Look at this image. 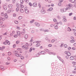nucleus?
<instances>
[{"label": "nucleus", "mask_w": 76, "mask_h": 76, "mask_svg": "<svg viewBox=\"0 0 76 76\" xmlns=\"http://www.w3.org/2000/svg\"><path fill=\"white\" fill-rule=\"evenodd\" d=\"M25 12L26 13H27V14H28L29 13V10H28V7H25Z\"/></svg>", "instance_id": "1"}, {"label": "nucleus", "mask_w": 76, "mask_h": 76, "mask_svg": "<svg viewBox=\"0 0 76 76\" xmlns=\"http://www.w3.org/2000/svg\"><path fill=\"white\" fill-rule=\"evenodd\" d=\"M3 7L4 8V9L5 10H7V6L5 5H3Z\"/></svg>", "instance_id": "2"}, {"label": "nucleus", "mask_w": 76, "mask_h": 76, "mask_svg": "<svg viewBox=\"0 0 76 76\" xmlns=\"http://www.w3.org/2000/svg\"><path fill=\"white\" fill-rule=\"evenodd\" d=\"M63 21L64 22H66V21H67V20L66 19V17L64 16L63 17Z\"/></svg>", "instance_id": "3"}, {"label": "nucleus", "mask_w": 76, "mask_h": 76, "mask_svg": "<svg viewBox=\"0 0 76 76\" xmlns=\"http://www.w3.org/2000/svg\"><path fill=\"white\" fill-rule=\"evenodd\" d=\"M8 7L9 8V9H12V8H13V5H12L10 4L8 5Z\"/></svg>", "instance_id": "4"}, {"label": "nucleus", "mask_w": 76, "mask_h": 76, "mask_svg": "<svg viewBox=\"0 0 76 76\" xmlns=\"http://www.w3.org/2000/svg\"><path fill=\"white\" fill-rule=\"evenodd\" d=\"M68 9H70V8H64L63 9L64 12H66V10H68Z\"/></svg>", "instance_id": "5"}, {"label": "nucleus", "mask_w": 76, "mask_h": 76, "mask_svg": "<svg viewBox=\"0 0 76 76\" xmlns=\"http://www.w3.org/2000/svg\"><path fill=\"white\" fill-rule=\"evenodd\" d=\"M72 6V4H69L67 6L68 8H69L68 9H70V7H71Z\"/></svg>", "instance_id": "6"}, {"label": "nucleus", "mask_w": 76, "mask_h": 76, "mask_svg": "<svg viewBox=\"0 0 76 76\" xmlns=\"http://www.w3.org/2000/svg\"><path fill=\"white\" fill-rule=\"evenodd\" d=\"M66 54L68 56H71V53L69 52H66Z\"/></svg>", "instance_id": "7"}, {"label": "nucleus", "mask_w": 76, "mask_h": 76, "mask_svg": "<svg viewBox=\"0 0 76 76\" xmlns=\"http://www.w3.org/2000/svg\"><path fill=\"white\" fill-rule=\"evenodd\" d=\"M35 24L36 26H39L40 25V24H39L37 22H35Z\"/></svg>", "instance_id": "8"}, {"label": "nucleus", "mask_w": 76, "mask_h": 76, "mask_svg": "<svg viewBox=\"0 0 76 76\" xmlns=\"http://www.w3.org/2000/svg\"><path fill=\"white\" fill-rule=\"evenodd\" d=\"M17 34L18 35H20V32L19 31H17Z\"/></svg>", "instance_id": "9"}, {"label": "nucleus", "mask_w": 76, "mask_h": 76, "mask_svg": "<svg viewBox=\"0 0 76 76\" xmlns=\"http://www.w3.org/2000/svg\"><path fill=\"white\" fill-rule=\"evenodd\" d=\"M15 56H16L17 57H20L21 56V55L20 54L19 55V54H18V53H15Z\"/></svg>", "instance_id": "10"}, {"label": "nucleus", "mask_w": 76, "mask_h": 76, "mask_svg": "<svg viewBox=\"0 0 76 76\" xmlns=\"http://www.w3.org/2000/svg\"><path fill=\"white\" fill-rule=\"evenodd\" d=\"M74 58H74V57H73V56H71L70 57V59L71 60H74Z\"/></svg>", "instance_id": "11"}, {"label": "nucleus", "mask_w": 76, "mask_h": 76, "mask_svg": "<svg viewBox=\"0 0 76 76\" xmlns=\"http://www.w3.org/2000/svg\"><path fill=\"white\" fill-rule=\"evenodd\" d=\"M57 23H56L54 25V26H55V27H56V26H58V24H59V23L58 22H57Z\"/></svg>", "instance_id": "12"}, {"label": "nucleus", "mask_w": 76, "mask_h": 76, "mask_svg": "<svg viewBox=\"0 0 76 76\" xmlns=\"http://www.w3.org/2000/svg\"><path fill=\"white\" fill-rule=\"evenodd\" d=\"M53 8L51 7V8H50L48 10V11H51L52 10H53Z\"/></svg>", "instance_id": "13"}, {"label": "nucleus", "mask_w": 76, "mask_h": 76, "mask_svg": "<svg viewBox=\"0 0 76 76\" xmlns=\"http://www.w3.org/2000/svg\"><path fill=\"white\" fill-rule=\"evenodd\" d=\"M41 12L42 13H45V11L44 10H42L41 11Z\"/></svg>", "instance_id": "14"}, {"label": "nucleus", "mask_w": 76, "mask_h": 76, "mask_svg": "<svg viewBox=\"0 0 76 76\" xmlns=\"http://www.w3.org/2000/svg\"><path fill=\"white\" fill-rule=\"evenodd\" d=\"M33 6L34 7H37V3H34L33 4Z\"/></svg>", "instance_id": "15"}, {"label": "nucleus", "mask_w": 76, "mask_h": 76, "mask_svg": "<svg viewBox=\"0 0 76 76\" xmlns=\"http://www.w3.org/2000/svg\"><path fill=\"white\" fill-rule=\"evenodd\" d=\"M6 42H7V44H8V45H10V42L9 41H8V40H6Z\"/></svg>", "instance_id": "16"}, {"label": "nucleus", "mask_w": 76, "mask_h": 76, "mask_svg": "<svg viewBox=\"0 0 76 76\" xmlns=\"http://www.w3.org/2000/svg\"><path fill=\"white\" fill-rule=\"evenodd\" d=\"M28 38V34H26L25 35V39H27V38Z\"/></svg>", "instance_id": "17"}, {"label": "nucleus", "mask_w": 76, "mask_h": 76, "mask_svg": "<svg viewBox=\"0 0 76 76\" xmlns=\"http://www.w3.org/2000/svg\"><path fill=\"white\" fill-rule=\"evenodd\" d=\"M20 11L21 13H23V12H24V10L23 9H20Z\"/></svg>", "instance_id": "18"}, {"label": "nucleus", "mask_w": 76, "mask_h": 76, "mask_svg": "<svg viewBox=\"0 0 76 76\" xmlns=\"http://www.w3.org/2000/svg\"><path fill=\"white\" fill-rule=\"evenodd\" d=\"M44 31L45 32H49V30H48L46 29Z\"/></svg>", "instance_id": "19"}, {"label": "nucleus", "mask_w": 76, "mask_h": 76, "mask_svg": "<svg viewBox=\"0 0 76 76\" xmlns=\"http://www.w3.org/2000/svg\"><path fill=\"white\" fill-rule=\"evenodd\" d=\"M20 7L21 8H23L24 7V6L22 4H20Z\"/></svg>", "instance_id": "20"}, {"label": "nucleus", "mask_w": 76, "mask_h": 76, "mask_svg": "<svg viewBox=\"0 0 76 76\" xmlns=\"http://www.w3.org/2000/svg\"><path fill=\"white\" fill-rule=\"evenodd\" d=\"M40 45V44L39 43H37V44L36 45V47H39Z\"/></svg>", "instance_id": "21"}, {"label": "nucleus", "mask_w": 76, "mask_h": 76, "mask_svg": "<svg viewBox=\"0 0 76 76\" xmlns=\"http://www.w3.org/2000/svg\"><path fill=\"white\" fill-rule=\"evenodd\" d=\"M18 18V19L20 20V19H22V17L21 16H20Z\"/></svg>", "instance_id": "22"}, {"label": "nucleus", "mask_w": 76, "mask_h": 76, "mask_svg": "<svg viewBox=\"0 0 76 76\" xmlns=\"http://www.w3.org/2000/svg\"><path fill=\"white\" fill-rule=\"evenodd\" d=\"M11 12V10H9L7 11V12L8 13H10V12Z\"/></svg>", "instance_id": "23"}, {"label": "nucleus", "mask_w": 76, "mask_h": 76, "mask_svg": "<svg viewBox=\"0 0 76 76\" xmlns=\"http://www.w3.org/2000/svg\"><path fill=\"white\" fill-rule=\"evenodd\" d=\"M1 16H4V12H2L1 13Z\"/></svg>", "instance_id": "24"}, {"label": "nucleus", "mask_w": 76, "mask_h": 76, "mask_svg": "<svg viewBox=\"0 0 76 76\" xmlns=\"http://www.w3.org/2000/svg\"><path fill=\"white\" fill-rule=\"evenodd\" d=\"M53 21L55 23H57V20L56 19H53Z\"/></svg>", "instance_id": "25"}, {"label": "nucleus", "mask_w": 76, "mask_h": 76, "mask_svg": "<svg viewBox=\"0 0 76 76\" xmlns=\"http://www.w3.org/2000/svg\"><path fill=\"white\" fill-rule=\"evenodd\" d=\"M74 42H75V40H72L70 41V42L71 43Z\"/></svg>", "instance_id": "26"}, {"label": "nucleus", "mask_w": 76, "mask_h": 76, "mask_svg": "<svg viewBox=\"0 0 76 76\" xmlns=\"http://www.w3.org/2000/svg\"><path fill=\"white\" fill-rule=\"evenodd\" d=\"M15 23H16V24H18L19 22H18V21H16V20H15Z\"/></svg>", "instance_id": "27"}, {"label": "nucleus", "mask_w": 76, "mask_h": 76, "mask_svg": "<svg viewBox=\"0 0 76 76\" xmlns=\"http://www.w3.org/2000/svg\"><path fill=\"white\" fill-rule=\"evenodd\" d=\"M20 3L21 4H23V0H21Z\"/></svg>", "instance_id": "28"}, {"label": "nucleus", "mask_w": 76, "mask_h": 76, "mask_svg": "<svg viewBox=\"0 0 76 76\" xmlns=\"http://www.w3.org/2000/svg\"><path fill=\"white\" fill-rule=\"evenodd\" d=\"M19 7H17L16 8V11H17V12H18V11H19Z\"/></svg>", "instance_id": "29"}, {"label": "nucleus", "mask_w": 76, "mask_h": 76, "mask_svg": "<svg viewBox=\"0 0 76 76\" xmlns=\"http://www.w3.org/2000/svg\"><path fill=\"white\" fill-rule=\"evenodd\" d=\"M60 11L61 12H62V13H63L64 12V11H63V9H61Z\"/></svg>", "instance_id": "30"}, {"label": "nucleus", "mask_w": 76, "mask_h": 76, "mask_svg": "<svg viewBox=\"0 0 76 76\" xmlns=\"http://www.w3.org/2000/svg\"><path fill=\"white\" fill-rule=\"evenodd\" d=\"M48 47H52V45L49 44L48 45Z\"/></svg>", "instance_id": "31"}, {"label": "nucleus", "mask_w": 76, "mask_h": 76, "mask_svg": "<svg viewBox=\"0 0 76 76\" xmlns=\"http://www.w3.org/2000/svg\"><path fill=\"white\" fill-rule=\"evenodd\" d=\"M75 1H76V0H71V2L72 3H74L75 2Z\"/></svg>", "instance_id": "32"}, {"label": "nucleus", "mask_w": 76, "mask_h": 76, "mask_svg": "<svg viewBox=\"0 0 76 76\" xmlns=\"http://www.w3.org/2000/svg\"><path fill=\"white\" fill-rule=\"evenodd\" d=\"M66 59H68L69 58V57L68 55L66 56Z\"/></svg>", "instance_id": "33"}, {"label": "nucleus", "mask_w": 76, "mask_h": 76, "mask_svg": "<svg viewBox=\"0 0 76 76\" xmlns=\"http://www.w3.org/2000/svg\"><path fill=\"white\" fill-rule=\"evenodd\" d=\"M21 59L22 60H23V59H24V57H23V56H22L21 57Z\"/></svg>", "instance_id": "34"}, {"label": "nucleus", "mask_w": 76, "mask_h": 76, "mask_svg": "<svg viewBox=\"0 0 76 76\" xmlns=\"http://www.w3.org/2000/svg\"><path fill=\"white\" fill-rule=\"evenodd\" d=\"M14 38H17V37H18V35H14Z\"/></svg>", "instance_id": "35"}, {"label": "nucleus", "mask_w": 76, "mask_h": 76, "mask_svg": "<svg viewBox=\"0 0 76 76\" xmlns=\"http://www.w3.org/2000/svg\"><path fill=\"white\" fill-rule=\"evenodd\" d=\"M8 54L9 56H10V55H11V54H12V53H11V52H9L8 53Z\"/></svg>", "instance_id": "36"}, {"label": "nucleus", "mask_w": 76, "mask_h": 76, "mask_svg": "<svg viewBox=\"0 0 76 76\" xmlns=\"http://www.w3.org/2000/svg\"><path fill=\"white\" fill-rule=\"evenodd\" d=\"M3 44L5 45H6V44H7V42H6H6H3Z\"/></svg>", "instance_id": "37"}, {"label": "nucleus", "mask_w": 76, "mask_h": 76, "mask_svg": "<svg viewBox=\"0 0 76 76\" xmlns=\"http://www.w3.org/2000/svg\"><path fill=\"white\" fill-rule=\"evenodd\" d=\"M32 48H31L30 49L29 51L30 52H31V51H32Z\"/></svg>", "instance_id": "38"}, {"label": "nucleus", "mask_w": 76, "mask_h": 76, "mask_svg": "<svg viewBox=\"0 0 76 76\" xmlns=\"http://www.w3.org/2000/svg\"><path fill=\"white\" fill-rule=\"evenodd\" d=\"M5 19H7L8 18V16L7 15L6 16H4Z\"/></svg>", "instance_id": "39"}, {"label": "nucleus", "mask_w": 76, "mask_h": 76, "mask_svg": "<svg viewBox=\"0 0 76 76\" xmlns=\"http://www.w3.org/2000/svg\"><path fill=\"white\" fill-rule=\"evenodd\" d=\"M34 20H32L30 22V23H33V22H34Z\"/></svg>", "instance_id": "40"}, {"label": "nucleus", "mask_w": 76, "mask_h": 76, "mask_svg": "<svg viewBox=\"0 0 76 76\" xmlns=\"http://www.w3.org/2000/svg\"><path fill=\"white\" fill-rule=\"evenodd\" d=\"M25 31L22 32H21V34H22V35H24V34H25Z\"/></svg>", "instance_id": "41"}, {"label": "nucleus", "mask_w": 76, "mask_h": 76, "mask_svg": "<svg viewBox=\"0 0 76 76\" xmlns=\"http://www.w3.org/2000/svg\"><path fill=\"white\" fill-rule=\"evenodd\" d=\"M72 63L73 64H76V62H72Z\"/></svg>", "instance_id": "42"}, {"label": "nucleus", "mask_w": 76, "mask_h": 76, "mask_svg": "<svg viewBox=\"0 0 76 76\" xmlns=\"http://www.w3.org/2000/svg\"><path fill=\"white\" fill-rule=\"evenodd\" d=\"M61 5V3H59L58 4V5L59 6H60Z\"/></svg>", "instance_id": "43"}, {"label": "nucleus", "mask_w": 76, "mask_h": 76, "mask_svg": "<svg viewBox=\"0 0 76 76\" xmlns=\"http://www.w3.org/2000/svg\"><path fill=\"white\" fill-rule=\"evenodd\" d=\"M16 47V45L14 44L13 45V48H15Z\"/></svg>", "instance_id": "44"}, {"label": "nucleus", "mask_w": 76, "mask_h": 76, "mask_svg": "<svg viewBox=\"0 0 76 76\" xmlns=\"http://www.w3.org/2000/svg\"><path fill=\"white\" fill-rule=\"evenodd\" d=\"M25 47H26V46H25V45H24L22 46L23 48H25Z\"/></svg>", "instance_id": "45"}, {"label": "nucleus", "mask_w": 76, "mask_h": 76, "mask_svg": "<svg viewBox=\"0 0 76 76\" xmlns=\"http://www.w3.org/2000/svg\"><path fill=\"white\" fill-rule=\"evenodd\" d=\"M64 47H65V48H67V45H64Z\"/></svg>", "instance_id": "46"}, {"label": "nucleus", "mask_w": 76, "mask_h": 76, "mask_svg": "<svg viewBox=\"0 0 76 76\" xmlns=\"http://www.w3.org/2000/svg\"><path fill=\"white\" fill-rule=\"evenodd\" d=\"M38 6H39V8H41V5L40 4V3H39L38 4Z\"/></svg>", "instance_id": "47"}, {"label": "nucleus", "mask_w": 76, "mask_h": 76, "mask_svg": "<svg viewBox=\"0 0 76 76\" xmlns=\"http://www.w3.org/2000/svg\"><path fill=\"white\" fill-rule=\"evenodd\" d=\"M29 4L30 6H32V4H31V3H29Z\"/></svg>", "instance_id": "48"}, {"label": "nucleus", "mask_w": 76, "mask_h": 76, "mask_svg": "<svg viewBox=\"0 0 76 76\" xmlns=\"http://www.w3.org/2000/svg\"><path fill=\"white\" fill-rule=\"evenodd\" d=\"M19 41H17L16 42V44H19Z\"/></svg>", "instance_id": "49"}, {"label": "nucleus", "mask_w": 76, "mask_h": 76, "mask_svg": "<svg viewBox=\"0 0 76 76\" xmlns=\"http://www.w3.org/2000/svg\"><path fill=\"white\" fill-rule=\"evenodd\" d=\"M63 46V43H62L61 44V45L60 46L61 47H62Z\"/></svg>", "instance_id": "50"}, {"label": "nucleus", "mask_w": 76, "mask_h": 76, "mask_svg": "<svg viewBox=\"0 0 76 76\" xmlns=\"http://www.w3.org/2000/svg\"><path fill=\"white\" fill-rule=\"evenodd\" d=\"M19 4H16V6L17 7H19Z\"/></svg>", "instance_id": "51"}, {"label": "nucleus", "mask_w": 76, "mask_h": 76, "mask_svg": "<svg viewBox=\"0 0 76 76\" xmlns=\"http://www.w3.org/2000/svg\"><path fill=\"white\" fill-rule=\"evenodd\" d=\"M72 14H73V13H70L69 14V16H72Z\"/></svg>", "instance_id": "52"}, {"label": "nucleus", "mask_w": 76, "mask_h": 76, "mask_svg": "<svg viewBox=\"0 0 76 76\" xmlns=\"http://www.w3.org/2000/svg\"><path fill=\"white\" fill-rule=\"evenodd\" d=\"M72 72L74 73H76V71H72Z\"/></svg>", "instance_id": "53"}, {"label": "nucleus", "mask_w": 76, "mask_h": 76, "mask_svg": "<svg viewBox=\"0 0 76 76\" xmlns=\"http://www.w3.org/2000/svg\"><path fill=\"white\" fill-rule=\"evenodd\" d=\"M63 0H59V2H60L61 3V2H63Z\"/></svg>", "instance_id": "54"}, {"label": "nucleus", "mask_w": 76, "mask_h": 76, "mask_svg": "<svg viewBox=\"0 0 76 76\" xmlns=\"http://www.w3.org/2000/svg\"><path fill=\"white\" fill-rule=\"evenodd\" d=\"M54 41H55L53 39V40H51V42H54Z\"/></svg>", "instance_id": "55"}, {"label": "nucleus", "mask_w": 76, "mask_h": 76, "mask_svg": "<svg viewBox=\"0 0 76 76\" xmlns=\"http://www.w3.org/2000/svg\"><path fill=\"white\" fill-rule=\"evenodd\" d=\"M7 59L8 60H10V58L9 57L7 58Z\"/></svg>", "instance_id": "56"}, {"label": "nucleus", "mask_w": 76, "mask_h": 76, "mask_svg": "<svg viewBox=\"0 0 76 76\" xmlns=\"http://www.w3.org/2000/svg\"><path fill=\"white\" fill-rule=\"evenodd\" d=\"M73 67H76V64L74 65Z\"/></svg>", "instance_id": "57"}, {"label": "nucleus", "mask_w": 76, "mask_h": 76, "mask_svg": "<svg viewBox=\"0 0 76 76\" xmlns=\"http://www.w3.org/2000/svg\"><path fill=\"white\" fill-rule=\"evenodd\" d=\"M3 23V22H0V25H2Z\"/></svg>", "instance_id": "58"}, {"label": "nucleus", "mask_w": 76, "mask_h": 76, "mask_svg": "<svg viewBox=\"0 0 76 76\" xmlns=\"http://www.w3.org/2000/svg\"><path fill=\"white\" fill-rule=\"evenodd\" d=\"M16 28L17 29H20V27H17Z\"/></svg>", "instance_id": "59"}, {"label": "nucleus", "mask_w": 76, "mask_h": 76, "mask_svg": "<svg viewBox=\"0 0 76 76\" xmlns=\"http://www.w3.org/2000/svg\"><path fill=\"white\" fill-rule=\"evenodd\" d=\"M58 26L55 27V29H58Z\"/></svg>", "instance_id": "60"}, {"label": "nucleus", "mask_w": 76, "mask_h": 76, "mask_svg": "<svg viewBox=\"0 0 76 76\" xmlns=\"http://www.w3.org/2000/svg\"><path fill=\"white\" fill-rule=\"evenodd\" d=\"M13 16L14 17H16V14H13Z\"/></svg>", "instance_id": "61"}, {"label": "nucleus", "mask_w": 76, "mask_h": 76, "mask_svg": "<svg viewBox=\"0 0 76 76\" xmlns=\"http://www.w3.org/2000/svg\"><path fill=\"white\" fill-rule=\"evenodd\" d=\"M74 46H75V47H76V43L74 44Z\"/></svg>", "instance_id": "62"}, {"label": "nucleus", "mask_w": 76, "mask_h": 76, "mask_svg": "<svg viewBox=\"0 0 76 76\" xmlns=\"http://www.w3.org/2000/svg\"><path fill=\"white\" fill-rule=\"evenodd\" d=\"M68 50H70L71 49V48L70 47H68Z\"/></svg>", "instance_id": "63"}, {"label": "nucleus", "mask_w": 76, "mask_h": 76, "mask_svg": "<svg viewBox=\"0 0 76 76\" xmlns=\"http://www.w3.org/2000/svg\"><path fill=\"white\" fill-rule=\"evenodd\" d=\"M74 20H76V17H74Z\"/></svg>", "instance_id": "64"}]
</instances>
